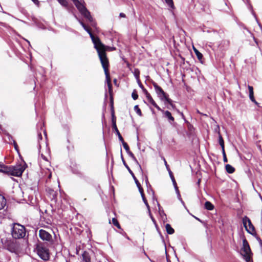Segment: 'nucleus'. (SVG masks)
Masks as SVG:
<instances>
[{
	"label": "nucleus",
	"instance_id": "f257e3e1",
	"mask_svg": "<svg viewBox=\"0 0 262 262\" xmlns=\"http://www.w3.org/2000/svg\"><path fill=\"white\" fill-rule=\"evenodd\" d=\"M94 48L97 51L98 57L103 68H109L110 62L107 57V51H113L116 48L104 45L98 37L94 42Z\"/></svg>",
	"mask_w": 262,
	"mask_h": 262
},
{
	"label": "nucleus",
	"instance_id": "f03ea898",
	"mask_svg": "<svg viewBox=\"0 0 262 262\" xmlns=\"http://www.w3.org/2000/svg\"><path fill=\"white\" fill-rule=\"evenodd\" d=\"M27 167L26 163L16 164L14 166H7L0 164V172L15 177H20Z\"/></svg>",
	"mask_w": 262,
	"mask_h": 262
},
{
	"label": "nucleus",
	"instance_id": "7ed1b4c3",
	"mask_svg": "<svg viewBox=\"0 0 262 262\" xmlns=\"http://www.w3.org/2000/svg\"><path fill=\"white\" fill-rule=\"evenodd\" d=\"M26 233V229L25 226L18 223H13L12 225L11 234L15 239L24 238Z\"/></svg>",
	"mask_w": 262,
	"mask_h": 262
},
{
	"label": "nucleus",
	"instance_id": "20e7f679",
	"mask_svg": "<svg viewBox=\"0 0 262 262\" xmlns=\"http://www.w3.org/2000/svg\"><path fill=\"white\" fill-rule=\"evenodd\" d=\"M152 84L159 98L162 100L166 101L168 103H171V100L169 98L168 95L164 91L162 88L155 81L152 82Z\"/></svg>",
	"mask_w": 262,
	"mask_h": 262
},
{
	"label": "nucleus",
	"instance_id": "39448f33",
	"mask_svg": "<svg viewBox=\"0 0 262 262\" xmlns=\"http://www.w3.org/2000/svg\"><path fill=\"white\" fill-rule=\"evenodd\" d=\"M243 247L242 248V255L245 257L246 261L248 262L251 259V251L246 239L243 240Z\"/></svg>",
	"mask_w": 262,
	"mask_h": 262
},
{
	"label": "nucleus",
	"instance_id": "423d86ee",
	"mask_svg": "<svg viewBox=\"0 0 262 262\" xmlns=\"http://www.w3.org/2000/svg\"><path fill=\"white\" fill-rule=\"evenodd\" d=\"M38 256L44 260H48L50 258L49 250L42 245H38L36 248Z\"/></svg>",
	"mask_w": 262,
	"mask_h": 262
},
{
	"label": "nucleus",
	"instance_id": "0eeeda50",
	"mask_svg": "<svg viewBox=\"0 0 262 262\" xmlns=\"http://www.w3.org/2000/svg\"><path fill=\"white\" fill-rule=\"evenodd\" d=\"M243 223L246 230L249 233L252 235L255 233V228L248 217L245 216L243 218Z\"/></svg>",
	"mask_w": 262,
	"mask_h": 262
},
{
	"label": "nucleus",
	"instance_id": "6e6552de",
	"mask_svg": "<svg viewBox=\"0 0 262 262\" xmlns=\"http://www.w3.org/2000/svg\"><path fill=\"white\" fill-rule=\"evenodd\" d=\"M58 2L64 7L68 6V3L67 0H57ZM76 8L78 9V10L81 12L83 11L86 7L78 0H71Z\"/></svg>",
	"mask_w": 262,
	"mask_h": 262
},
{
	"label": "nucleus",
	"instance_id": "1a4fd4ad",
	"mask_svg": "<svg viewBox=\"0 0 262 262\" xmlns=\"http://www.w3.org/2000/svg\"><path fill=\"white\" fill-rule=\"evenodd\" d=\"M106 77V81L108 89L110 96H113V86L111 82V78L110 74L109 68H103Z\"/></svg>",
	"mask_w": 262,
	"mask_h": 262
},
{
	"label": "nucleus",
	"instance_id": "9d476101",
	"mask_svg": "<svg viewBox=\"0 0 262 262\" xmlns=\"http://www.w3.org/2000/svg\"><path fill=\"white\" fill-rule=\"evenodd\" d=\"M39 236L43 241L47 242L52 241V236L51 234L43 229L39 230Z\"/></svg>",
	"mask_w": 262,
	"mask_h": 262
},
{
	"label": "nucleus",
	"instance_id": "9b49d317",
	"mask_svg": "<svg viewBox=\"0 0 262 262\" xmlns=\"http://www.w3.org/2000/svg\"><path fill=\"white\" fill-rule=\"evenodd\" d=\"M46 191L47 195L51 201L55 203L56 202L58 195L57 191L49 187L46 189Z\"/></svg>",
	"mask_w": 262,
	"mask_h": 262
},
{
	"label": "nucleus",
	"instance_id": "f8f14e48",
	"mask_svg": "<svg viewBox=\"0 0 262 262\" xmlns=\"http://www.w3.org/2000/svg\"><path fill=\"white\" fill-rule=\"evenodd\" d=\"M80 24L81 25V26L83 27V28L84 29V30L89 34L90 37H91V38L92 39V41L93 42V43H94V42L96 40V39L99 37H98L97 36H95L92 32V30L91 29L87 26L84 23H83V22H80Z\"/></svg>",
	"mask_w": 262,
	"mask_h": 262
},
{
	"label": "nucleus",
	"instance_id": "ddd939ff",
	"mask_svg": "<svg viewBox=\"0 0 262 262\" xmlns=\"http://www.w3.org/2000/svg\"><path fill=\"white\" fill-rule=\"evenodd\" d=\"M248 88L249 92V98L251 101L254 102L255 104L258 105V103L256 101L254 96L253 88L252 86L248 85Z\"/></svg>",
	"mask_w": 262,
	"mask_h": 262
},
{
	"label": "nucleus",
	"instance_id": "4468645a",
	"mask_svg": "<svg viewBox=\"0 0 262 262\" xmlns=\"http://www.w3.org/2000/svg\"><path fill=\"white\" fill-rule=\"evenodd\" d=\"M248 88L249 92V98L251 101L254 102L255 104L258 105V103L256 101L254 96L253 88L252 86L248 85Z\"/></svg>",
	"mask_w": 262,
	"mask_h": 262
},
{
	"label": "nucleus",
	"instance_id": "2eb2a0df",
	"mask_svg": "<svg viewBox=\"0 0 262 262\" xmlns=\"http://www.w3.org/2000/svg\"><path fill=\"white\" fill-rule=\"evenodd\" d=\"M84 17H85L90 21H93V17H92L90 12L86 9H84L83 11L80 12Z\"/></svg>",
	"mask_w": 262,
	"mask_h": 262
},
{
	"label": "nucleus",
	"instance_id": "dca6fc26",
	"mask_svg": "<svg viewBox=\"0 0 262 262\" xmlns=\"http://www.w3.org/2000/svg\"><path fill=\"white\" fill-rule=\"evenodd\" d=\"M122 161H123V164L124 165V166L126 167V168L127 169V170H128L129 172L130 173L131 176H132V177L133 178L134 181H135V182L136 183V182L137 181H139L138 180V179H137V178L135 177L134 173H133V172L131 170V169H130V168L129 167V166H128V165L126 163L125 160H124L123 157L122 156Z\"/></svg>",
	"mask_w": 262,
	"mask_h": 262
},
{
	"label": "nucleus",
	"instance_id": "f3484780",
	"mask_svg": "<svg viewBox=\"0 0 262 262\" xmlns=\"http://www.w3.org/2000/svg\"><path fill=\"white\" fill-rule=\"evenodd\" d=\"M82 258L83 262H91V256L87 251H84L83 253Z\"/></svg>",
	"mask_w": 262,
	"mask_h": 262
},
{
	"label": "nucleus",
	"instance_id": "a211bd4d",
	"mask_svg": "<svg viewBox=\"0 0 262 262\" xmlns=\"http://www.w3.org/2000/svg\"><path fill=\"white\" fill-rule=\"evenodd\" d=\"M127 153L132 158V159L137 163V164L139 166V168L140 170L141 171L142 173H143V170L142 169V167H141V165L139 164L138 161H137V160L136 158L135 157V155H134V154L132 151H130V150L129 151H127Z\"/></svg>",
	"mask_w": 262,
	"mask_h": 262
},
{
	"label": "nucleus",
	"instance_id": "6ab92c4d",
	"mask_svg": "<svg viewBox=\"0 0 262 262\" xmlns=\"http://www.w3.org/2000/svg\"><path fill=\"white\" fill-rule=\"evenodd\" d=\"M164 116L168 119L170 122H173L174 121V118L172 116L171 113L168 111L164 112Z\"/></svg>",
	"mask_w": 262,
	"mask_h": 262
},
{
	"label": "nucleus",
	"instance_id": "aec40b11",
	"mask_svg": "<svg viewBox=\"0 0 262 262\" xmlns=\"http://www.w3.org/2000/svg\"><path fill=\"white\" fill-rule=\"evenodd\" d=\"M169 174L171 179V181L172 182L173 185L175 188L176 190L179 192L178 187L177 186L176 180L174 179V177L173 176V174L172 171H170V172H169Z\"/></svg>",
	"mask_w": 262,
	"mask_h": 262
},
{
	"label": "nucleus",
	"instance_id": "412c9836",
	"mask_svg": "<svg viewBox=\"0 0 262 262\" xmlns=\"http://www.w3.org/2000/svg\"><path fill=\"white\" fill-rule=\"evenodd\" d=\"M193 50L194 52L199 59V60L201 62L203 63L202 59L203 58V56L201 53H200L196 49H195L194 47H193Z\"/></svg>",
	"mask_w": 262,
	"mask_h": 262
},
{
	"label": "nucleus",
	"instance_id": "4be33fe9",
	"mask_svg": "<svg viewBox=\"0 0 262 262\" xmlns=\"http://www.w3.org/2000/svg\"><path fill=\"white\" fill-rule=\"evenodd\" d=\"M111 116H112V127H115L117 126V125H116V117L115 115V110H112V111H111Z\"/></svg>",
	"mask_w": 262,
	"mask_h": 262
},
{
	"label": "nucleus",
	"instance_id": "5701e85b",
	"mask_svg": "<svg viewBox=\"0 0 262 262\" xmlns=\"http://www.w3.org/2000/svg\"><path fill=\"white\" fill-rule=\"evenodd\" d=\"M218 134H219V144L220 145H221V146L222 147V150H224V149H225V145H224V139L220 133V132H218Z\"/></svg>",
	"mask_w": 262,
	"mask_h": 262
},
{
	"label": "nucleus",
	"instance_id": "b1692460",
	"mask_svg": "<svg viewBox=\"0 0 262 262\" xmlns=\"http://www.w3.org/2000/svg\"><path fill=\"white\" fill-rule=\"evenodd\" d=\"M226 171L229 173H233L235 171V168L230 164H227L225 166Z\"/></svg>",
	"mask_w": 262,
	"mask_h": 262
},
{
	"label": "nucleus",
	"instance_id": "393cba45",
	"mask_svg": "<svg viewBox=\"0 0 262 262\" xmlns=\"http://www.w3.org/2000/svg\"><path fill=\"white\" fill-rule=\"evenodd\" d=\"M166 232L169 234H172L174 232V230L171 227V225L169 224H166L165 225Z\"/></svg>",
	"mask_w": 262,
	"mask_h": 262
},
{
	"label": "nucleus",
	"instance_id": "a878e982",
	"mask_svg": "<svg viewBox=\"0 0 262 262\" xmlns=\"http://www.w3.org/2000/svg\"><path fill=\"white\" fill-rule=\"evenodd\" d=\"M205 207L208 210H212L214 209L213 205L209 201H207L205 203Z\"/></svg>",
	"mask_w": 262,
	"mask_h": 262
},
{
	"label": "nucleus",
	"instance_id": "bb28decb",
	"mask_svg": "<svg viewBox=\"0 0 262 262\" xmlns=\"http://www.w3.org/2000/svg\"><path fill=\"white\" fill-rule=\"evenodd\" d=\"M112 224L114 225V226H116L118 229H121V226L116 218L114 217L112 219Z\"/></svg>",
	"mask_w": 262,
	"mask_h": 262
},
{
	"label": "nucleus",
	"instance_id": "cd10ccee",
	"mask_svg": "<svg viewBox=\"0 0 262 262\" xmlns=\"http://www.w3.org/2000/svg\"><path fill=\"white\" fill-rule=\"evenodd\" d=\"M138 189H139V191L141 194V195H143L144 194V190H143V188H142V187L141 186L140 182L139 181H137L136 182V183H135Z\"/></svg>",
	"mask_w": 262,
	"mask_h": 262
},
{
	"label": "nucleus",
	"instance_id": "c85d7f7f",
	"mask_svg": "<svg viewBox=\"0 0 262 262\" xmlns=\"http://www.w3.org/2000/svg\"><path fill=\"white\" fill-rule=\"evenodd\" d=\"M113 128L115 130V132H116V134L117 135L119 140L120 141H123V140H124V139H123V137H122L121 134L120 133L119 130L117 128V126H116L115 127H113Z\"/></svg>",
	"mask_w": 262,
	"mask_h": 262
},
{
	"label": "nucleus",
	"instance_id": "c756f323",
	"mask_svg": "<svg viewBox=\"0 0 262 262\" xmlns=\"http://www.w3.org/2000/svg\"><path fill=\"white\" fill-rule=\"evenodd\" d=\"M140 72L139 69H135L134 71V75L135 77H136L137 80H140Z\"/></svg>",
	"mask_w": 262,
	"mask_h": 262
},
{
	"label": "nucleus",
	"instance_id": "7c9ffc66",
	"mask_svg": "<svg viewBox=\"0 0 262 262\" xmlns=\"http://www.w3.org/2000/svg\"><path fill=\"white\" fill-rule=\"evenodd\" d=\"M141 197H142V199L144 204H145L147 208L148 209L149 212H150V207L148 203L147 200L146 199L145 194H144L143 195H141Z\"/></svg>",
	"mask_w": 262,
	"mask_h": 262
},
{
	"label": "nucleus",
	"instance_id": "2f4dec72",
	"mask_svg": "<svg viewBox=\"0 0 262 262\" xmlns=\"http://www.w3.org/2000/svg\"><path fill=\"white\" fill-rule=\"evenodd\" d=\"M165 3L172 9L174 8L173 0H165Z\"/></svg>",
	"mask_w": 262,
	"mask_h": 262
},
{
	"label": "nucleus",
	"instance_id": "473e14b6",
	"mask_svg": "<svg viewBox=\"0 0 262 262\" xmlns=\"http://www.w3.org/2000/svg\"><path fill=\"white\" fill-rule=\"evenodd\" d=\"M134 110L136 112L137 114L139 116H142V112H141V110L140 109V108L139 107L138 105H136L134 106Z\"/></svg>",
	"mask_w": 262,
	"mask_h": 262
},
{
	"label": "nucleus",
	"instance_id": "72a5a7b5",
	"mask_svg": "<svg viewBox=\"0 0 262 262\" xmlns=\"http://www.w3.org/2000/svg\"><path fill=\"white\" fill-rule=\"evenodd\" d=\"M122 142V145L124 147V148L125 149V150L126 151V152L127 151H129L130 150L129 149V146L128 145V144H127V143H126L124 140H123V141H121Z\"/></svg>",
	"mask_w": 262,
	"mask_h": 262
},
{
	"label": "nucleus",
	"instance_id": "f704fd0d",
	"mask_svg": "<svg viewBox=\"0 0 262 262\" xmlns=\"http://www.w3.org/2000/svg\"><path fill=\"white\" fill-rule=\"evenodd\" d=\"M132 97L134 100H137L138 98V95L136 90H134L132 94Z\"/></svg>",
	"mask_w": 262,
	"mask_h": 262
},
{
	"label": "nucleus",
	"instance_id": "c9c22d12",
	"mask_svg": "<svg viewBox=\"0 0 262 262\" xmlns=\"http://www.w3.org/2000/svg\"><path fill=\"white\" fill-rule=\"evenodd\" d=\"M148 102L151 103L152 105H154L155 103H156V102L154 101V100L152 99V97L151 96L150 94L146 97Z\"/></svg>",
	"mask_w": 262,
	"mask_h": 262
},
{
	"label": "nucleus",
	"instance_id": "e433bc0d",
	"mask_svg": "<svg viewBox=\"0 0 262 262\" xmlns=\"http://www.w3.org/2000/svg\"><path fill=\"white\" fill-rule=\"evenodd\" d=\"M110 104H111V111H112V110H114V101H113V96H110Z\"/></svg>",
	"mask_w": 262,
	"mask_h": 262
},
{
	"label": "nucleus",
	"instance_id": "4c0bfd02",
	"mask_svg": "<svg viewBox=\"0 0 262 262\" xmlns=\"http://www.w3.org/2000/svg\"><path fill=\"white\" fill-rule=\"evenodd\" d=\"M222 152H223V161L225 163V162H227L228 160H227V157H226V153H225V149H224V150H222Z\"/></svg>",
	"mask_w": 262,
	"mask_h": 262
},
{
	"label": "nucleus",
	"instance_id": "58836bf2",
	"mask_svg": "<svg viewBox=\"0 0 262 262\" xmlns=\"http://www.w3.org/2000/svg\"><path fill=\"white\" fill-rule=\"evenodd\" d=\"M163 159H164L165 165V166L166 167V169L168 170V173H169V172H170V171H171V170H170V169L169 168V165L167 164V162L166 161L165 159L163 158Z\"/></svg>",
	"mask_w": 262,
	"mask_h": 262
},
{
	"label": "nucleus",
	"instance_id": "ea45409f",
	"mask_svg": "<svg viewBox=\"0 0 262 262\" xmlns=\"http://www.w3.org/2000/svg\"><path fill=\"white\" fill-rule=\"evenodd\" d=\"M13 145H14L15 149L16 151H18V150H19L18 146L15 140H13Z\"/></svg>",
	"mask_w": 262,
	"mask_h": 262
},
{
	"label": "nucleus",
	"instance_id": "a19ab883",
	"mask_svg": "<svg viewBox=\"0 0 262 262\" xmlns=\"http://www.w3.org/2000/svg\"><path fill=\"white\" fill-rule=\"evenodd\" d=\"M153 106L154 107H155L158 110L160 111H161L162 112L164 113V111H163L158 105L156 103L154 104V105H153Z\"/></svg>",
	"mask_w": 262,
	"mask_h": 262
},
{
	"label": "nucleus",
	"instance_id": "79ce46f5",
	"mask_svg": "<svg viewBox=\"0 0 262 262\" xmlns=\"http://www.w3.org/2000/svg\"><path fill=\"white\" fill-rule=\"evenodd\" d=\"M143 93H144V94L145 95L146 97H147V96H148L149 95H150V94L148 93V92L147 91V90L144 88L142 90Z\"/></svg>",
	"mask_w": 262,
	"mask_h": 262
},
{
	"label": "nucleus",
	"instance_id": "37998d69",
	"mask_svg": "<svg viewBox=\"0 0 262 262\" xmlns=\"http://www.w3.org/2000/svg\"><path fill=\"white\" fill-rule=\"evenodd\" d=\"M137 81H138V84H139V86L141 88L142 90H143V89L145 88L144 87V86L143 85V84H142L140 80H137Z\"/></svg>",
	"mask_w": 262,
	"mask_h": 262
},
{
	"label": "nucleus",
	"instance_id": "c03bdc74",
	"mask_svg": "<svg viewBox=\"0 0 262 262\" xmlns=\"http://www.w3.org/2000/svg\"><path fill=\"white\" fill-rule=\"evenodd\" d=\"M256 238L258 242H259V245H262V241L261 238L259 236H256Z\"/></svg>",
	"mask_w": 262,
	"mask_h": 262
},
{
	"label": "nucleus",
	"instance_id": "a18cd8bd",
	"mask_svg": "<svg viewBox=\"0 0 262 262\" xmlns=\"http://www.w3.org/2000/svg\"><path fill=\"white\" fill-rule=\"evenodd\" d=\"M145 183H146V185H148V184H149V181H148V178H147V176H145Z\"/></svg>",
	"mask_w": 262,
	"mask_h": 262
},
{
	"label": "nucleus",
	"instance_id": "49530a36",
	"mask_svg": "<svg viewBox=\"0 0 262 262\" xmlns=\"http://www.w3.org/2000/svg\"><path fill=\"white\" fill-rule=\"evenodd\" d=\"M32 1L36 5H38L39 2L38 0H32Z\"/></svg>",
	"mask_w": 262,
	"mask_h": 262
},
{
	"label": "nucleus",
	"instance_id": "de8ad7c7",
	"mask_svg": "<svg viewBox=\"0 0 262 262\" xmlns=\"http://www.w3.org/2000/svg\"><path fill=\"white\" fill-rule=\"evenodd\" d=\"M119 16L120 17H126L125 14L123 13H120L119 14Z\"/></svg>",
	"mask_w": 262,
	"mask_h": 262
},
{
	"label": "nucleus",
	"instance_id": "09e8293b",
	"mask_svg": "<svg viewBox=\"0 0 262 262\" xmlns=\"http://www.w3.org/2000/svg\"><path fill=\"white\" fill-rule=\"evenodd\" d=\"M41 158H42L44 160L47 161H48L47 158H46V157H45L43 154H41Z\"/></svg>",
	"mask_w": 262,
	"mask_h": 262
},
{
	"label": "nucleus",
	"instance_id": "8fccbe9b",
	"mask_svg": "<svg viewBox=\"0 0 262 262\" xmlns=\"http://www.w3.org/2000/svg\"><path fill=\"white\" fill-rule=\"evenodd\" d=\"M46 223L48 224H51V221L50 219H48V220L47 221Z\"/></svg>",
	"mask_w": 262,
	"mask_h": 262
},
{
	"label": "nucleus",
	"instance_id": "3c124183",
	"mask_svg": "<svg viewBox=\"0 0 262 262\" xmlns=\"http://www.w3.org/2000/svg\"><path fill=\"white\" fill-rule=\"evenodd\" d=\"M173 108L175 107V105H173L172 103V101H171V103H169Z\"/></svg>",
	"mask_w": 262,
	"mask_h": 262
},
{
	"label": "nucleus",
	"instance_id": "603ef678",
	"mask_svg": "<svg viewBox=\"0 0 262 262\" xmlns=\"http://www.w3.org/2000/svg\"><path fill=\"white\" fill-rule=\"evenodd\" d=\"M113 81L115 84H117V80L116 79H114Z\"/></svg>",
	"mask_w": 262,
	"mask_h": 262
},
{
	"label": "nucleus",
	"instance_id": "864d4df0",
	"mask_svg": "<svg viewBox=\"0 0 262 262\" xmlns=\"http://www.w3.org/2000/svg\"><path fill=\"white\" fill-rule=\"evenodd\" d=\"M197 113L199 114H202V113H201L199 110H197Z\"/></svg>",
	"mask_w": 262,
	"mask_h": 262
},
{
	"label": "nucleus",
	"instance_id": "5fc2aeb1",
	"mask_svg": "<svg viewBox=\"0 0 262 262\" xmlns=\"http://www.w3.org/2000/svg\"><path fill=\"white\" fill-rule=\"evenodd\" d=\"M51 176H52V175H51V173H50V175H49V177H49V178H51Z\"/></svg>",
	"mask_w": 262,
	"mask_h": 262
},
{
	"label": "nucleus",
	"instance_id": "6e6d98bb",
	"mask_svg": "<svg viewBox=\"0 0 262 262\" xmlns=\"http://www.w3.org/2000/svg\"><path fill=\"white\" fill-rule=\"evenodd\" d=\"M34 262H39L38 261H35Z\"/></svg>",
	"mask_w": 262,
	"mask_h": 262
}]
</instances>
